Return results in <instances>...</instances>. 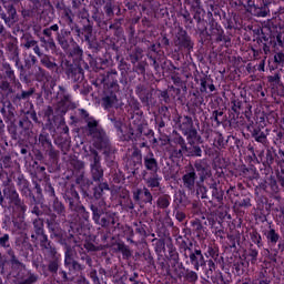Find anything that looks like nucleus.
Wrapping results in <instances>:
<instances>
[{
    "mask_svg": "<svg viewBox=\"0 0 284 284\" xmlns=\"http://www.w3.org/2000/svg\"><path fill=\"white\" fill-rule=\"evenodd\" d=\"M210 90H211V92H214V90H215L214 84L210 85Z\"/></svg>",
    "mask_w": 284,
    "mask_h": 284,
    "instance_id": "obj_28",
    "label": "nucleus"
},
{
    "mask_svg": "<svg viewBox=\"0 0 284 284\" xmlns=\"http://www.w3.org/2000/svg\"><path fill=\"white\" fill-rule=\"evenodd\" d=\"M267 16V13H265V12H262L261 14H260V17H266Z\"/></svg>",
    "mask_w": 284,
    "mask_h": 284,
    "instance_id": "obj_29",
    "label": "nucleus"
},
{
    "mask_svg": "<svg viewBox=\"0 0 284 284\" xmlns=\"http://www.w3.org/2000/svg\"><path fill=\"white\" fill-rule=\"evenodd\" d=\"M87 125L88 132L93 139L94 148H97V150H102V148H105V145H108V142L105 141V133L99 128V122H97V120L93 118H89L87 120Z\"/></svg>",
    "mask_w": 284,
    "mask_h": 284,
    "instance_id": "obj_1",
    "label": "nucleus"
},
{
    "mask_svg": "<svg viewBox=\"0 0 284 284\" xmlns=\"http://www.w3.org/2000/svg\"><path fill=\"white\" fill-rule=\"evenodd\" d=\"M101 225H108V222L105 221V219H102Z\"/></svg>",
    "mask_w": 284,
    "mask_h": 284,
    "instance_id": "obj_27",
    "label": "nucleus"
},
{
    "mask_svg": "<svg viewBox=\"0 0 284 284\" xmlns=\"http://www.w3.org/2000/svg\"><path fill=\"white\" fill-rule=\"evenodd\" d=\"M196 181V173L190 172L183 176V183L189 190H194V183Z\"/></svg>",
    "mask_w": 284,
    "mask_h": 284,
    "instance_id": "obj_3",
    "label": "nucleus"
},
{
    "mask_svg": "<svg viewBox=\"0 0 284 284\" xmlns=\"http://www.w3.org/2000/svg\"><path fill=\"white\" fill-rule=\"evenodd\" d=\"M83 116H88V113L85 111L82 112Z\"/></svg>",
    "mask_w": 284,
    "mask_h": 284,
    "instance_id": "obj_31",
    "label": "nucleus"
},
{
    "mask_svg": "<svg viewBox=\"0 0 284 284\" xmlns=\"http://www.w3.org/2000/svg\"><path fill=\"white\" fill-rule=\"evenodd\" d=\"M8 12L10 18L6 17V14H2L1 19H3V21L10 26L11 23H14V19L17 17V10L10 7Z\"/></svg>",
    "mask_w": 284,
    "mask_h": 284,
    "instance_id": "obj_5",
    "label": "nucleus"
},
{
    "mask_svg": "<svg viewBox=\"0 0 284 284\" xmlns=\"http://www.w3.org/2000/svg\"><path fill=\"white\" fill-rule=\"evenodd\" d=\"M253 136H254L255 141H257V143H264L265 142V133H263V132H261V133L255 132L253 134Z\"/></svg>",
    "mask_w": 284,
    "mask_h": 284,
    "instance_id": "obj_7",
    "label": "nucleus"
},
{
    "mask_svg": "<svg viewBox=\"0 0 284 284\" xmlns=\"http://www.w3.org/2000/svg\"><path fill=\"white\" fill-rule=\"evenodd\" d=\"M50 30L51 31L53 30V32H57V30H59V26L58 24H53V26H51Z\"/></svg>",
    "mask_w": 284,
    "mask_h": 284,
    "instance_id": "obj_23",
    "label": "nucleus"
},
{
    "mask_svg": "<svg viewBox=\"0 0 284 284\" xmlns=\"http://www.w3.org/2000/svg\"><path fill=\"white\" fill-rule=\"evenodd\" d=\"M43 34H45V37H52V31L50 29H44Z\"/></svg>",
    "mask_w": 284,
    "mask_h": 284,
    "instance_id": "obj_17",
    "label": "nucleus"
},
{
    "mask_svg": "<svg viewBox=\"0 0 284 284\" xmlns=\"http://www.w3.org/2000/svg\"><path fill=\"white\" fill-rule=\"evenodd\" d=\"M201 154H202L201 148H199V146H193L192 155H193V156H201Z\"/></svg>",
    "mask_w": 284,
    "mask_h": 284,
    "instance_id": "obj_12",
    "label": "nucleus"
},
{
    "mask_svg": "<svg viewBox=\"0 0 284 284\" xmlns=\"http://www.w3.org/2000/svg\"><path fill=\"white\" fill-rule=\"evenodd\" d=\"M12 199H18L19 194L14 190H10Z\"/></svg>",
    "mask_w": 284,
    "mask_h": 284,
    "instance_id": "obj_19",
    "label": "nucleus"
},
{
    "mask_svg": "<svg viewBox=\"0 0 284 284\" xmlns=\"http://www.w3.org/2000/svg\"><path fill=\"white\" fill-rule=\"evenodd\" d=\"M64 263H65V265H71V263H72V257H70V256H65V260H64Z\"/></svg>",
    "mask_w": 284,
    "mask_h": 284,
    "instance_id": "obj_18",
    "label": "nucleus"
},
{
    "mask_svg": "<svg viewBox=\"0 0 284 284\" xmlns=\"http://www.w3.org/2000/svg\"><path fill=\"white\" fill-rule=\"evenodd\" d=\"M6 74H7L8 79H10V81H14V71L9 69L6 71Z\"/></svg>",
    "mask_w": 284,
    "mask_h": 284,
    "instance_id": "obj_14",
    "label": "nucleus"
},
{
    "mask_svg": "<svg viewBox=\"0 0 284 284\" xmlns=\"http://www.w3.org/2000/svg\"><path fill=\"white\" fill-rule=\"evenodd\" d=\"M9 239H10V236H8V235H3L2 237H0V245H1L2 247H6V245H7L8 241H9Z\"/></svg>",
    "mask_w": 284,
    "mask_h": 284,
    "instance_id": "obj_13",
    "label": "nucleus"
},
{
    "mask_svg": "<svg viewBox=\"0 0 284 284\" xmlns=\"http://www.w3.org/2000/svg\"><path fill=\"white\" fill-rule=\"evenodd\" d=\"M274 60H275V63H283L284 54L283 53L275 54Z\"/></svg>",
    "mask_w": 284,
    "mask_h": 284,
    "instance_id": "obj_11",
    "label": "nucleus"
},
{
    "mask_svg": "<svg viewBox=\"0 0 284 284\" xmlns=\"http://www.w3.org/2000/svg\"><path fill=\"white\" fill-rule=\"evenodd\" d=\"M91 154H93V163L91 164V172L93 175V179L95 181H99L101 176H103V169H101V164L99 163V154L97 151L91 150Z\"/></svg>",
    "mask_w": 284,
    "mask_h": 284,
    "instance_id": "obj_2",
    "label": "nucleus"
},
{
    "mask_svg": "<svg viewBox=\"0 0 284 284\" xmlns=\"http://www.w3.org/2000/svg\"><path fill=\"white\" fill-rule=\"evenodd\" d=\"M4 31H6V28H3V26H0V34H3Z\"/></svg>",
    "mask_w": 284,
    "mask_h": 284,
    "instance_id": "obj_25",
    "label": "nucleus"
},
{
    "mask_svg": "<svg viewBox=\"0 0 284 284\" xmlns=\"http://www.w3.org/2000/svg\"><path fill=\"white\" fill-rule=\"evenodd\" d=\"M190 260L192 263H195V265H199V257L196 256V254L192 253L190 255Z\"/></svg>",
    "mask_w": 284,
    "mask_h": 284,
    "instance_id": "obj_15",
    "label": "nucleus"
},
{
    "mask_svg": "<svg viewBox=\"0 0 284 284\" xmlns=\"http://www.w3.org/2000/svg\"><path fill=\"white\" fill-rule=\"evenodd\" d=\"M248 8H254V0H245Z\"/></svg>",
    "mask_w": 284,
    "mask_h": 284,
    "instance_id": "obj_21",
    "label": "nucleus"
},
{
    "mask_svg": "<svg viewBox=\"0 0 284 284\" xmlns=\"http://www.w3.org/2000/svg\"><path fill=\"white\" fill-rule=\"evenodd\" d=\"M193 254H195L197 258H203V254H201V250H196Z\"/></svg>",
    "mask_w": 284,
    "mask_h": 284,
    "instance_id": "obj_20",
    "label": "nucleus"
},
{
    "mask_svg": "<svg viewBox=\"0 0 284 284\" xmlns=\"http://www.w3.org/2000/svg\"><path fill=\"white\" fill-rule=\"evenodd\" d=\"M169 203L164 202L163 207H168Z\"/></svg>",
    "mask_w": 284,
    "mask_h": 284,
    "instance_id": "obj_30",
    "label": "nucleus"
},
{
    "mask_svg": "<svg viewBox=\"0 0 284 284\" xmlns=\"http://www.w3.org/2000/svg\"><path fill=\"white\" fill-rule=\"evenodd\" d=\"M33 52H36V54H41V50L39 49V45H36L34 48H33Z\"/></svg>",
    "mask_w": 284,
    "mask_h": 284,
    "instance_id": "obj_22",
    "label": "nucleus"
},
{
    "mask_svg": "<svg viewBox=\"0 0 284 284\" xmlns=\"http://www.w3.org/2000/svg\"><path fill=\"white\" fill-rule=\"evenodd\" d=\"M36 42L34 41H31V42H28L27 47L30 48L31 45H34Z\"/></svg>",
    "mask_w": 284,
    "mask_h": 284,
    "instance_id": "obj_26",
    "label": "nucleus"
},
{
    "mask_svg": "<svg viewBox=\"0 0 284 284\" xmlns=\"http://www.w3.org/2000/svg\"><path fill=\"white\" fill-rule=\"evenodd\" d=\"M268 239H270V241H272V243H276V241H278V235L276 234V232L270 231Z\"/></svg>",
    "mask_w": 284,
    "mask_h": 284,
    "instance_id": "obj_10",
    "label": "nucleus"
},
{
    "mask_svg": "<svg viewBox=\"0 0 284 284\" xmlns=\"http://www.w3.org/2000/svg\"><path fill=\"white\" fill-rule=\"evenodd\" d=\"M144 165H145L146 170L156 172V160H154L153 158H145Z\"/></svg>",
    "mask_w": 284,
    "mask_h": 284,
    "instance_id": "obj_6",
    "label": "nucleus"
},
{
    "mask_svg": "<svg viewBox=\"0 0 284 284\" xmlns=\"http://www.w3.org/2000/svg\"><path fill=\"white\" fill-rule=\"evenodd\" d=\"M93 220L95 221V223H99V212L97 211V209H93Z\"/></svg>",
    "mask_w": 284,
    "mask_h": 284,
    "instance_id": "obj_16",
    "label": "nucleus"
},
{
    "mask_svg": "<svg viewBox=\"0 0 284 284\" xmlns=\"http://www.w3.org/2000/svg\"><path fill=\"white\" fill-rule=\"evenodd\" d=\"M31 283H34V277H31Z\"/></svg>",
    "mask_w": 284,
    "mask_h": 284,
    "instance_id": "obj_32",
    "label": "nucleus"
},
{
    "mask_svg": "<svg viewBox=\"0 0 284 284\" xmlns=\"http://www.w3.org/2000/svg\"><path fill=\"white\" fill-rule=\"evenodd\" d=\"M1 90L4 92H12V89H10V82L3 81L0 85Z\"/></svg>",
    "mask_w": 284,
    "mask_h": 284,
    "instance_id": "obj_9",
    "label": "nucleus"
},
{
    "mask_svg": "<svg viewBox=\"0 0 284 284\" xmlns=\"http://www.w3.org/2000/svg\"><path fill=\"white\" fill-rule=\"evenodd\" d=\"M149 187H159V180L156 178H150L148 180Z\"/></svg>",
    "mask_w": 284,
    "mask_h": 284,
    "instance_id": "obj_8",
    "label": "nucleus"
},
{
    "mask_svg": "<svg viewBox=\"0 0 284 284\" xmlns=\"http://www.w3.org/2000/svg\"><path fill=\"white\" fill-rule=\"evenodd\" d=\"M103 105L105 109L116 105V94L110 93L103 98Z\"/></svg>",
    "mask_w": 284,
    "mask_h": 284,
    "instance_id": "obj_4",
    "label": "nucleus"
},
{
    "mask_svg": "<svg viewBox=\"0 0 284 284\" xmlns=\"http://www.w3.org/2000/svg\"><path fill=\"white\" fill-rule=\"evenodd\" d=\"M144 194L149 199V201H150V199H152V195L150 194V191L145 190Z\"/></svg>",
    "mask_w": 284,
    "mask_h": 284,
    "instance_id": "obj_24",
    "label": "nucleus"
}]
</instances>
